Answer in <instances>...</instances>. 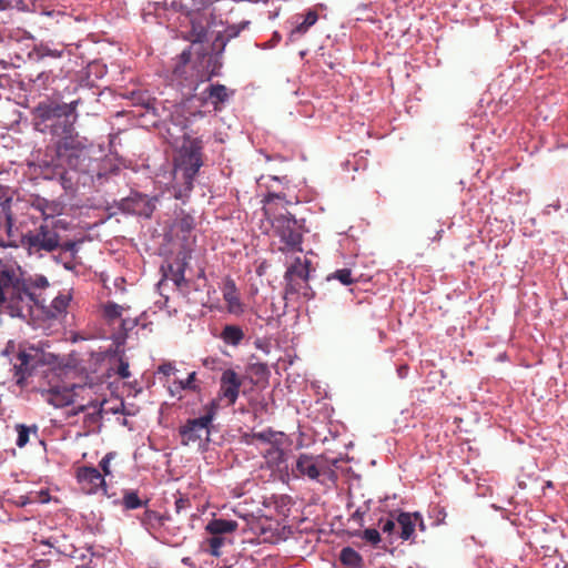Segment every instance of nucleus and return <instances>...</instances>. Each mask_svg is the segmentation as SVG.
Here are the masks:
<instances>
[{
	"label": "nucleus",
	"instance_id": "f257e3e1",
	"mask_svg": "<svg viewBox=\"0 0 568 568\" xmlns=\"http://www.w3.org/2000/svg\"><path fill=\"white\" fill-rule=\"evenodd\" d=\"M93 153V143L79 133L57 146L59 159L67 164L69 170L79 174L78 182L83 185H102L110 174H115L119 171L110 162L94 158Z\"/></svg>",
	"mask_w": 568,
	"mask_h": 568
},
{
	"label": "nucleus",
	"instance_id": "f03ea898",
	"mask_svg": "<svg viewBox=\"0 0 568 568\" xmlns=\"http://www.w3.org/2000/svg\"><path fill=\"white\" fill-rule=\"evenodd\" d=\"M81 103V98L69 103L57 101L39 102L32 110V121L36 131L50 135L55 146L62 141L71 139L75 131V122L79 114L77 106Z\"/></svg>",
	"mask_w": 568,
	"mask_h": 568
},
{
	"label": "nucleus",
	"instance_id": "7ed1b4c3",
	"mask_svg": "<svg viewBox=\"0 0 568 568\" xmlns=\"http://www.w3.org/2000/svg\"><path fill=\"white\" fill-rule=\"evenodd\" d=\"M202 138L184 133V141L174 159L173 196L185 203L194 187L195 178L203 165Z\"/></svg>",
	"mask_w": 568,
	"mask_h": 568
},
{
	"label": "nucleus",
	"instance_id": "20e7f679",
	"mask_svg": "<svg viewBox=\"0 0 568 568\" xmlns=\"http://www.w3.org/2000/svg\"><path fill=\"white\" fill-rule=\"evenodd\" d=\"M274 234L284 244L283 252H302L303 234L306 232L305 220L296 219L290 212L280 213L271 220Z\"/></svg>",
	"mask_w": 568,
	"mask_h": 568
},
{
	"label": "nucleus",
	"instance_id": "39448f33",
	"mask_svg": "<svg viewBox=\"0 0 568 568\" xmlns=\"http://www.w3.org/2000/svg\"><path fill=\"white\" fill-rule=\"evenodd\" d=\"M20 246L30 255L42 256V252L52 253L60 247V234L52 224L44 222L21 234Z\"/></svg>",
	"mask_w": 568,
	"mask_h": 568
},
{
	"label": "nucleus",
	"instance_id": "423d86ee",
	"mask_svg": "<svg viewBox=\"0 0 568 568\" xmlns=\"http://www.w3.org/2000/svg\"><path fill=\"white\" fill-rule=\"evenodd\" d=\"M217 405L213 400L207 406H205V414L197 418H189L185 424L179 428V434L181 436V444L183 446H189L191 444L199 443V446L202 447L203 436H205V440H209L211 429L210 426L215 417Z\"/></svg>",
	"mask_w": 568,
	"mask_h": 568
},
{
	"label": "nucleus",
	"instance_id": "0eeeda50",
	"mask_svg": "<svg viewBox=\"0 0 568 568\" xmlns=\"http://www.w3.org/2000/svg\"><path fill=\"white\" fill-rule=\"evenodd\" d=\"M158 196H149L140 192H131L129 196L114 202V206L123 214L150 219L156 209Z\"/></svg>",
	"mask_w": 568,
	"mask_h": 568
},
{
	"label": "nucleus",
	"instance_id": "6e6552de",
	"mask_svg": "<svg viewBox=\"0 0 568 568\" xmlns=\"http://www.w3.org/2000/svg\"><path fill=\"white\" fill-rule=\"evenodd\" d=\"M247 26L248 21H243L239 24L227 26L222 32H217L212 42V54L209 59V62L213 64L212 75L219 74L216 69L222 67V54L229 41L236 38Z\"/></svg>",
	"mask_w": 568,
	"mask_h": 568
},
{
	"label": "nucleus",
	"instance_id": "1a4fd4ad",
	"mask_svg": "<svg viewBox=\"0 0 568 568\" xmlns=\"http://www.w3.org/2000/svg\"><path fill=\"white\" fill-rule=\"evenodd\" d=\"M161 116L166 122V131L170 136L178 138L180 134L184 140V133L189 126V118L184 115V111L176 104L171 105V110H166L163 105L160 106Z\"/></svg>",
	"mask_w": 568,
	"mask_h": 568
},
{
	"label": "nucleus",
	"instance_id": "9d476101",
	"mask_svg": "<svg viewBox=\"0 0 568 568\" xmlns=\"http://www.w3.org/2000/svg\"><path fill=\"white\" fill-rule=\"evenodd\" d=\"M38 353L20 351L14 359H11L14 371L16 383L22 386L26 379L32 374L37 365L40 363Z\"/></svg>",
	"mask_w": 568,
	"mask_h": 568
},
{
	"label": "nucleus",
	"instance_id": "9b49d317",
	"mask_svg": "<svg viewBox=\"0 0 568 568\" xmlns=\"http://www.w3.org/2000/svg\"><path fill=\"white\" fill-rule=\"evenodd\" d=\"M70 297L64 294L55 296L49 305L44 304V300L39 298V303H33L34 320L43 317L45 320H57L67 313ZM32 325H36V321Z\"/></svg>",
	"mask_w": 568,
	"mask_h": 568
},
{
	"label": "nucleus",
	"instance_id": "f8f14e48",
	"mask_svg": "<svg viewBox=\"0 0 568 568\" xmlns=\"http://www.w3.org/2000/svg\"><path fill=\"white\" fill-rule=\"evenodd\" d=\"M77 387L78 385L73 383L50 385L48 389L42 392V395L50 405L62 408L73 404Z\"/></svg>",
	"mask_w": 568,
	"mask_h": 568
},
{
	"label": "nucleus",
	"instance_id": "ddd939ff",
	"mask_svg": "<svg viewBox=\"0 0 568 568\" xmlns=\"http://www.w3.org/2000/svg\"><path fill=\"white\" fill-rule=\"evenodd\" d=\"M77 478L87 494H97L99 490L106 494L104 476L95 467L85 466L80 468Z\"/></svg>",
	"mask_w": 568,
	"mask_h": 568
},
{
	"label": "nucleus",
	"instance_id": "4468645a",
	"mask_svg": "<svg viewBox=\"0 0 568 568\" xmlns=\"http://www.w3.org/2000/svg\"><path fill=\"white\" fill-rule=\"evenodd\" d=\"M220 397L226 398L230 405L235 404L239 398L242 381L232 368L225 369L220 379Z\"/></svg>",
	"mask_w": 568,
	"mask_h": 568
},
{
	"label": "nucleus",
	"instance_id": "2eb2a0df",
	"mask_svg": "<svg viewBox=\"0 0 568 568\" xmlns=\"http://www.w3.org/2000/svg\"><path fill=\"white\" fill-rule=\"evenodd\" d=\"M3 19L0 20V23H4ZM23 42L26 40H34V37L27 30L23 29H10V28H0V47H6L9 41ZM11 67V63L6 60H0V69L8 70Z\"/></svg>",
	"mask_w": 568,
	"mask_h": 568
},
{
	"label": "nucleus",
	"instance_id": "dca6fc26",
	"mask_svg": "<svg viewBox=\"0 0 568 568\" xmlns=\"http://www.w3.org/2000/svg\"><path fill=\"white\" fill-rule=\"evenodd\" d=\"M204 93L207 94V98L211 104L214 106L215 111L221 110V104L229 102V100L234 95L233 90H229L224 84L221 83H211L205 90Z\"/></svg>",
	"mask_w": 568,
	"mask_h": 568
},
{
	"label": "nucleus",
	"instance_id": "f3484780",
	"mask_svg": "<svg viewBox=\"0 0 568 568\" xmlns=\"http://www.w3.org/2000/svg\"><path fill=\"white\" fill-rule=\"evenodd\" d=\"M318 14L315 10H308L305 14L296 16V26L290 32L288 40L294 42L298 37L305 34L316 23Z\"/></svg>",
	"mask_w": 568,
	"mask_h": 568
},
{
	"label": "nucleus",
	"instance_id": "a211bd4d",
	"mask_svg": "<svg viewBox=\"0 0 568 568\" xmlns=\"http://www.w3.org/2000/svg\"><path fill=\"white\" fill-rule=\"evenodd\" d=\"M419 518V513H405L398 514L396 521L400 528L399 538L403 540H412L414 538L415 528Z\"/></svg>",
	"mask_w": 568,
	"mask_h": 568
},
{
	"label": "nucleus",
	"instance_id": "6ab92c4d",
	"mask_svg": "<svg viewBox=\"0 0 568 568\" xmlns=\"http://www.w3.org/2000/svg\"><path fill=\"white\" fill-rule=\"evenodd\" d=\"M223 298L226 302L229 313L234 315L243 313V304L237 295L236 285L233 280H226L223 288Z\"/></svg>",
	"mask_w": 568,
	"mask_h": 568
},
{
	"label": "nucleus",
	"instance_id": "aec40b11",
	"mask_svg": "<svg viewBox=\"0 0 568 568\" xmlns=\"http://www.w3.org/2000/svg\"><path fill=\"white\" fill-rule=\"evenodd\" d=\"M63 52L62 48H57L50 42H39L36 43L29 52V58L36 61H42L45 58L60 59Z\"/></svg>",
	"mask_w": 568,
	"mask_h": 568
},
{
	"label": "nucleus",
	"instance_id": "412c9836",
	"mask_svg": "<svg viewBox=\"0 0 568 568\" xmlns=\"http://www.w3.org/2000/svg\"><path fill=\"white\" fill-rule=\"evenodd\" d=\"M245 337L244 331L236 324H225L222 327L219 338L226 345L239 346Z\"/></svg>",
	"mask_w": 568,
	"mask_h": 568
},
{
	"label": "nucleus",
	"instance_id": "4be33fe9",
	"mask_svg": "<svg viewBox=\"0 0 568 568\" xmlns=\"http://www.w3.org/2000/svg\"><path fill=\"white\" fill-rule=\"evenodd\" d=\"M132 103L134 105H140L146 110V112H151L155 116H161L160 106L162 103L158 101L155 98H152L146 92H135L131 93Z\"/></svg>",
	"mask_w": 568,
	"mask_h": 568
},
{
	"label": "nucleus",
	"instance_id": "5701e85b",
	"mask_svg": "<svg viewBox=\"0 0 568 568\" xmlns=\"http://www.w3.org/2000/svg\"><path fill=\"white\" fill-rule=\"evenodd\" d=\"M237 521L225 518H213L211 519L206 526L205 530L210 535H220L224 536L227 532H232L237 529Z\"/></svg>",
	"mask_w": 568,
	"mask_h": 568
},
{
	"label": "nucleus",
	"instance_id": "b1692460",
	"mask_svg": "<svg viewBox=\"0 0 568 568\" xmlns=\"http://www.w3.org/2000/svg\"><path fill=\"white\" fill-rule=\"evenodd\" d=\"M296 469L303 475L307 476L310 479H317L321 475V471L315 463L313 456L301 454L296 460Z\"/></svg>",
	"mask_w": 568,
	"mask_h": 568
},
{
	"label": "nucleus",
	"instance_id": "393cba45",
	"mask_svg": "<svg viewBox=\"0 0 568 568\" xmlns=\"http://www.w3.org/2000/svg\"><path fill=\"white\" fill-rule=\"evenodd\" d=\"M282 436H284L282 432H275L272 428H266L262 432H253L251 434L245 435V443L248 445H253L255 444V442H261L273 445L274 442H278L277 437Z\"/></svg>",
	"mask_w": 568,
	"mask_h": 568
},
{
	"label": "nucleus",
	"instance_id": "a878e982",
	"mask_svg": "<svg viewBox=\"0 0 568 568\" xmlns=\"http://www.w3.org/2000/svg\"><path fill=\"white\" fill-rule=\"evenodd\" d=\"M284 278H298L302 282H307L310 278V262H302L300 258H296L287 268Z\"/></svg>",
	"mask_w": 568,
	"mask_h": 568
},
{
	"label": "nucleus",
	"instance_id": "bb28decb",
	"mask_svg": "<svg viewBox=\"0 0 568 568\" xmlns=\"http://www.w3.org/2000/svg\"><path fill=\"white\" fill-rule=\"evenodd\" d=\"M339 561L347 568H362L364 564L361 554L349 546L339 551Z\"/></svg>",
	"mask_w": 568,
	"mask_h": 568
},
{
	"label": "nucleus",
	"instance_id": "cd10ccee",
	"mask_svg": "<svg viewBox=\"0 0 568 568\" xmlns=\"http://www.w3.org/2000/svg\"><path fill=\"white\" fill-rule=\"evenodd\" d=\"M175 215H176V217H175L176 229L184 234H190L195 227L194 216L190 213H186L182 209L176 211Z\"/></svg>",
	"mask_w": 568,
	"mask_h": 568
},
{
	"label": "nucleus",
	"instance_id": "c85d7f7f",
	"mask_svg": "<svg viewBox=\"0 0 568 568\" xmlns=\"http://www.w3.org/2000/svg\"><path fill=\"white\" fill-rule=\"evenodd\" d=\"M264 457L270 466L280 467L285 462V453L281 448L280 442H274L264 453Z\"/></svg>",
	"mask_w": 568,
	"mask_h": 568
},
{
	"label": "nucleus",
	"instance_id": "c756f323",
	"mask_svg": "<svg viewBox=\"0 0 568 568\" xmlns=\"http://www.w3.org/2000/svg\"><path fill=\"white\" fill-rule=\"evenodd\" d=\"M226 541L227 538L225 536L211 535L204 541V544L206 545V548H204V550L214 557H220L222 556L221 548L225 545Z\"/></svg>",
	"mask_w": 568,
	"mask_h": 568
},
{
	"label": "nucleus",
	"instance_id": "7c9ffc66",
	"mask_svg": "<svg viewBox=\"0 0 568 568\" xmlns=\"http://www.w3.org/2000/svg\"><path fill=\"white\" fill-rule=\"evenodd\" d=\"M196 372H192L189 374L186 379H176L173 383V387H170V393L174 396L176 393H181L182 390H196L195 385Z\"/></svg>",
	"mask_w": 568,
	"mask_h": 568
},
{
	"label": "nucleus",
	"instance_id": "2f4dec72",
	"mask_svg": "<svg viewBox=\"0 0 568 568\" xmlns=\"http://www.w3.org/2000/svg\"><path fill=\"white\" fill-rule=\"evenodd\" d=\"M122 505L125 509L132 510L145 506L146 501H142L136 490L125 489L123 491Z\"/></svg>",
	"mask_w": 568,
	"mask_h": 568
},
{
	"label": "nucleus",
	"instance_id": "473e14b6",
	"mask_svg": "<svg viewBox=\"0 0 568 568\" xmlns=\"http://www.w3.org/2000/svg\"><path fill=\"white\" fill-rule=\"evenodd\" d=\"M124 307L116 304L115 302H106L103 306V315L109 324H113L114 321L121 320Z\"/></svg>",
	"mask_w": 568,
	"mask_h": 568
},
{
	"label": "nucleus",
	"instance_id": "72a5a7b5",
	"mask_svg": "<svg viewBox=\"0 0 568 568\" xmlns=\"http://www.w3.org/2000/svg\"><path fill=\"white\" fill-rule=\"evenodd\" d=\"M1 213L3 214L4 219V230L9 237L12 236V226H13V216L11 212V199L6 197L0 202Z\"/></svg>",
	"mask_w": 568,
	"mask_h": 568
},
{
	"label": "nucleus",
	"instance_id": "f704fd0d",
	"mask_svg": "<svg viewBox=\"0 0 568 568\" xmlns=\"http://www.w3.org/2000/svg\"><path fill=\"white\" fill-rule=\"evenodd\" d=\"M16 429H17V433H18V437H17V446L22 448L24 447L28 442H29V437H30V433L33 432V433H37L38 432V426L37 425H32L31 427L24 425V424H18L16 426Z\"/></svg>",
	"mask_w": 568,
	"mask_h": 568
},
{
	"label": "nucleus",
	"instance_id": "c9c22d12",
	"mask_svg": "<svg viewBox=\"0 0 568 568\" xmlns=\"http://www.w3.org/2000/svg\"><path fill=\"white\" fill-rule=\"evenodd\" d=\"M138 324V318L122 317L120 320V331L116 333V341L124 342L128 333L132 331Z\"/></svg>",
	"mask_w": 568,
	"mask_h": 568
},
{
	"label": "nucleus",
	"instance_id": "e433bc0d",
	"mask_svg": "<svg viewBox=\"0 0 568 568\" xmlns=\"http://www.w3.org/2000/svg\"><path fill=\"white\" fill-rule=\"evenodd\" d=\"M207 30L201 23H192L191 31L189 33L187 39L192 43H203L206 40Z\"/></svg>",
	"mask_w": 568,
	"mask_h": 568
},
{
	"label": "nucleus",
	"instance_id": "4c0bfd02",
	"mask_svg": "<svg viewBox=\"0 0 568 568\" xmlns=\"http://www.w3.org/2000/svg\"><path fill=\"white\" fill-rule=\"evenodd\" d=\"M352 536L362 538L372 545H376L381 541V534L375 528H366L364 530H356L355 532L352 534Z\"/></svg>",
	"mask_w": 568,
	"mask_h": 568
},
{
	"label": "nucleus",
	"instance_id": "58836bf2",
	"mask_svg": "<svg viewBox=\"0 0 568 568\" xmlns=\"http://www.w3.org/2000/svg\"><path fill=\"white\" fill-rule=\"evenodd\" d=\"M337 280L343 285H351L353 283L352 271L349 268L336 270L327 276V281Z\"/></svg>",
	"mask_w": 568,
	"mask_h": 568
},
{
	"label": "nucleus",
	"instance_id": "ea45409f",
	"mask_svg": "<svg viewBox=\"0 0 568 568\" xmlns=\"http://www.w3.org/2000/svg\"><path fill=\"white\" fill-rule=\"evenodd\" d=\"M26 281L28 282L29 292H33L34 288H45L49 286V281L44 275L29 276Z\"/></svg>",
	"mask_w": 568,
	"mask_h": 568
},
{
	"label": "nucleus",
	"instance_id": "a19ab883",
	"mask_svg": "<svg viewBox=\"0 0 568 568\" xmlns=\"http://www.w3.org/2000/svg\"><path fill=\"white\" fill-rule=\"evenodd\" d=\"M284 298L290 300L292 295L301 293L303 282H295L294 278H285Z\"/></svg>",
	"mask_w": 568,
	"mask_h": 568
},
{
	"label": "nucleus",
	"instance_id": "79ce46f5",
	"mask_svg": "<svg viewBox=\"0 0 568 568\" xmlns=\"http://www.w3.org/2000/svg\"><path fill=\"white\" fill-rule=\"evenodd\" d=\"M170 271L172 273V281L180 287L185 282V263H179L175 270L170 265Z\"/></svg>",
	"mask_w": 568,
	"mask_h": 568
},
{
	"label": "nucleus",
	"instance_id": "37998d69",
	"mask_svg": "<svg viewBox=\"0 0 568 568\" xmlns=\"http://www.w3.org/2000/svg\"><path fill=\"white\" fill-rule=\"evenodd\" d=\"M58 250L62 251L63 253L68 254V256H72V258H75L79 253V243L77 241H60V247Z\"/></svg>",
	"mask_w": 568,
	"mask_h": 568
},
{
	"label": "nucleus",
	"instance_id": "c03bdc74",
	"mask_svg": "<svg viewBox=\"0 0 568 568\" xmlns=\"http://www.w3.org/2000/svg\"><path fill=\"white\" fill-rule=\"evenodd\" d=\"M396 519H393V518H389V517H382L379 520H378V526L381 528V530L384 532V534H387L388 536H393L394 532H395V529H396Z\"/></svg>",
	"mask_w": 568,
	"mask_h": 568
},
{
	"label": "nucleus",
	"instance_id": "a18cd8bd",
	"mask_svg": "<svg viewBox=\"0 0 568 568\" xmlns=\"http://www.w3.org/2000/svg\"><path fill=\"white\" fill-rule=\"evenodd\" d=\"M160 521H161V516L159 513L151 510V509H146L144 511V515L142 518L143 525H149V524L153 525L154 523H160Z\"/></svg>",
	"mask_w": 568,
	"mask_h": 568
},
{
	"label": "nucleus",
	"instance_id": "49530a36",
	"mask_svg": "<svg viewBox=\"0 0 568 568\" xmlns=\"http://www.w3.org/2000/svg\"><path fill=\"white\" fill-rule=\"evenodd\" d=\"M116 374L122 379H126L131 376V373L129 369V363L125 359H123V358L119 359V366L116 368Z\"/></svg>",
	"mask_w": 568,
	"mask_h": 568
},
{
	"label": "nucleus",
	"instance_id": "de8ad7c7",
	"mask_svg": "<svg viewBox=\"0 0 568 568\" xmlns=\"http://www.w3.org/2000/svg\"><path fill=\"white\" fill-rule=\"evenodd\" d=\"M174 371H175L174 365L171 362H166V363L161 364L158 367L156 374L170 376Z\"/></svg>",
	"mask_w": 568,
	"mask_h": 568
},
{
	"label": "nucleus",
	"instance_id": "09e8293b",
	"mask_svg": "<svg viewBox=\"0 0 568 568\" xmlns=\"http://www.w3.org/2000/svg\"><path fill=\"white\" fill-rule=\"evenodd\" d=\"M114 457V453H108L101 460L99 466L102 468L105 475L110 474V462Z\"/></svg>",
	"mask_w": 568,
	"mask_h": 568
},
{
	"label": "nucleus",
	"instance_id": "8fccbe9b",
	"mask_svg": "<svg viewBox=\"0 0 568 568\" xmlns=\"http://www.w3.org/2000/svg\"><path fill=\"white\" fill-rule=\"evenodd\" d=\"M302 296L306 300H312L315 297V292L313 288L307 284V282H303L301 293Z\"/></svg>",
	"mask_w": 568,
	"mask_h": 568
},
{
	"label": "nucleus",
	"instance_id": "3c124183",
	"mask_svg": "<svg viewBox=\"0 0 568 568\" xmlns=\"http://www.w3.org/2000/svg\"><path fill=\"white\" fill-rule=\"evenodd\" d=\"M191 60V51L190 49H185L183 50L179 55H178V61L176 63H180L182 65H186Z\"/></svg>",
	"mask_w": 568,
	"mask_h": 568
},
{
	"label": "nucleus",
	"instance_id": "603ef678",
	"mask_svg": "<svg viewBox=\"0 0 568 568\" xmlns=\"http://www.w3.org/2000/svg\"><path fill=\"white\" fill-rule=\"evenodd\" d=\"M189 506V499L180 497L175 500V510L180 513Z\"/></svg>",
	"mask_w": 568,
	"mask_h": 568
},
{
	"label": "nucleus",
	"instance_id": "864d4df0",
	"mask_svg": "<svg viewBox=\"0 0 568 568\" xmlns=\"http://www.w3.org/2000/svg\"><path fill=\"white\" fill-rule=\"evenodd\" d=\"M75 258H72V256H68L65 261L62 262L63 267L67 271H74L77 264L74 263Z\"/></svg>",
	"mask_w": 568,
	"mask_h": 568
},
{
	"label": "nucleus",
	"instance_id": "5fc2aeb1",
	"mask_svg": "<svg viewBox=\"0 0 568 568\" xmlns=\"http://www.w3.org/2000/svg\"><path fill=\"white\" fill-rule=\"evenodd\" d=\"M560 209V203L559 201H557L556 203L554 204H548L544 211H542V215H549L551 213V211H558Z\"/></svg>",
	"mask_w": 568,
	"mask_h": 568
},
{
	"label": "nucleus",
	"instance_id": "6e6d98bb",
	"mask_svg": "<svg viewBox=\"0 0 568 568\" xmlns=\"http://www.w3.org/2000/svg\"><path fill=\"white\" fill-rule=\"evenodd\" d=\"M41 14L42 16H45V17H50V18H54V17H64V12L62 11H55V10H42L41 11Z\"/></svg>",
	"mask_w": 568,
	"mask_h": 568
},
{
	"label": "nucleus",
	"instance_id": "4d7b16f0",
	"mask_svg": "<svg viewBox=\"0 0 568 568\" xmlns=\"http://www.w3.org/2000/svg\"><path fill=\"white\" fill-rule=\"evenodd\" d=\"M252 369L257 375H263L267 371L266 365L265 364H261V363L252 365Z\"/></svg>",
	"mask_w": 568,
	"mask_h": 568
},
{
	"label": "nucleus",
	"instance_id": "13d9d810",
	"mask_svg": "<svg viewBox=\"0 0 568 568\" xmlns=\"http://www.w3.org/2000/svg\"><path fill=\"white\" fill-rule=\"evenodd\" d=\"M184 68H185V65L175 63V65L173 68V74L175 75V78H182L184 75Z\"/></svg>",
	"mask_w": 568,
	"mask_h": 568
},
{
	"label": "nucleus",
	"instance_id": "bf43d9fd",
	"mask_svg": "<svg viewBox=\"0 0 568 568\" xmlns=\"http://www.w3.org/2000/svg\"><path fill=\"white\" fill-rule=\"evenodd\" d=\"M363 516H364V511H362L361 509H356L353 513V515L351 516V519L354 520V521L359 523V525L362 526Z\"/></svg>",
	"mask_w": 568,
	"mask_h": 568
},
{
	"label": "nucleus",
	"instance_id": "052dcab7",
	"mask_svg": "<svg viewBox=\"0 0 568 568\" xmlns=\"http://www.w3.org/2000/svg\"><path fill=\"white\" fill-rule=\"evenodd\" d=\"M67 257H68L67 254L63 253L62 251H60L58 255H53V260L58 264H62V262L65 261Z\"/></svg>",
	"mask_w": 568,
	"mask_h": 568
},
{
	"label": "nucleus",
	"instance_id": "680f3d73",
	"mask_svg": "<svg viewBox=\"0 0 568 568\" xmlns=\"http://www.w3.org/2000/svg\"><path fill=\"white\" fill-rule=\"evenodd\" d=\"M88 418L93 422V423H97L101 419V409L92 413V414H89L88 415Z\"/></svg>",
	"mask_w": 568,
	"mask_h": 568
},
{
	"label": "nucleus",
	"instance_id": "e2e57ef3",
	"mask_svg": "<svg viewBox=\"0 0 568 568\" xmlns=\"http://www.w3.org/2000/svg\"><path fill=\"white\" fill-rule=\"evenodd\" d=\"M10 7H11L10 0H0V11H6Z\"/></svg>",
	"mask_w": 568,
	"mask_h": 568
},
{
	"label": "nucleus",
	"instance_id": "0e129e2a",
	"mask_svg": "<svg viewBox=\"0 0 568 568\" xmlns=\"http://www.w3.org/2000/svg\"><path fill=\"white\" fill-rule=\"evenodd\" d=\"M416 527H418L420 531H425L426 530V525H425L424 519H423L420 514H419V518H418Z\"/></svg>",
	"mask_w": 568,
	"mask_h": 568
},
{
	"label": "nucleus",
	"instance_id": "69168bd1",
	"mask_svg": "<svg viewBox=\"0 0 568 568\" xmlns=\"http://www.w3.org/2000/svg\"><path fill=\"white\" fill-rule=\"evenodd\" d=\"M408 371V367L407 366H400L398 368V374L400 377H404L406 375V372Z\"/></svg>",
	"mask_w": 568,
	"mask_h": 568
},
{
	"label": "nucleus",
	"instance_id": "338daca9",
	"mask_svg": "<svg viewBox=\"0 0 568 568\" xmlns=\"http://www.w3.org/2000/svg\"><path fill=\"white\" fill-rule=\"evenodd\" d=\"M445 516H446V515H445V514H443V518H442V519H437L434 524H435V525H439V524H442V523L444 521Z\"/></svg>",
	"mask_w": 568,
	"mask_h": 568
},
{
	"label": "nucleus",
	"instance_id": "774afa93",
	"mask_svg": "<svg viewBox=\"0 0 568 568\" xmlns=\"http://www.w3.org/2000/svg\"><path fill=\"white\" fill-rule=\"evenodd\" d=\"M182 562H183V564H185V565H187V564L190 562V558H189V557L183 558V559H182Z\"/></svg>",
	"mask_w": 568,
	"mask_h": 568
}]
</instances>
